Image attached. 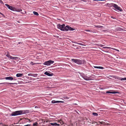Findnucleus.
I'll return each instance as SVG.
<instances>
[{
    "mask_svg": "<svg viewBox=\"0 0 126 126\" xmlns=\"http://www.w3.org/2000/svg\"><path fill=\"white\" fill-rule=\"evenodd\" d=\"M25 113L24 110H20L13 112L11 114L12 116H15L18 115H20Z\"/></svg>",
    "mask_w": 126,
    "mask_h": 126,
    "instance_id": "f257e3e1",
    "label": "nucleus"
},
{
    "mask_svg": "<svg viewBox=\"0 0 126 126\" xmlns=\"http://www.w3.org/2000/svg\"><path fill=\"white\" fill-rule=\"evenodd\" d=\"M71 61L73 62L79 64H82L83 61L79 59H72Z\"/></svg>",
    "mask_w": 126,
    "mask_h": 126,
    "instance_id": "f03ea898",
    "label": "nucleus"
},
{
    "mask_svg": "<svg viewBox=\"0 0 126 126\" xmlns=\"http://www.w3.org/2000/svg\"><path fill=\"white\" fill-rule=\"evenodd\" d=\"M110 4L112 6L114 7V8L117 10L120 11H122V10L121 8L117 5L113 3H111Z\"/></svg>",
    "mask_w": 126,
    "mask_h": 126,
    "instance_id": "7ed1b4c3",
    "label": "nucleus"
},
{
    "mask_svg": "<svg viewBox=\"0 0 126 126\" xmlns=\"http://www.w3.org/2000/svg\"><path fill=\"white\" fill-rule=\"evenodd\" d=\"M54 63V62L51 60H49L47 61L44 62V64L47 65H50L51 64H52Z\"/></svg>",
    "mask_w": 126,
    "mask_h": 126,
    "instance_id": "20e7f679",
    "label": "nucleus"
},
{
    "mask_svg": "<svg viewBox=\"0 0 126 126\" xmlns=\"http://www.w3.org/2000/svg\"><path fill=\"white\" fill-rule=\"evenodd\" d=\"M64 26H65V25L64 24L62 25L59 24L57 25L58 28L60 29L62 31H64Z\"/></svg>",
    "mask_w": 126,
    "mask_h": 126,
    "instance_id": "39448f33",
    "label": "nucleus"
},
{
    "mask_svg": "<svg viewBox=\"0 0 126 126\" xmlns=\"http://www.w3.org/2000/svg\"><path fill=\"white\" fill-rule=\"evenodd\" d=\"M82 77L84 79L86 80H90L92 79V77L91 76L89 77H88L84 75Z\"/></svg>",
    "mask_w": 126,
    "mask_h": 126,
    "instance_id": "423d86ee",
    "label": "nucleus"
},
{
    "mask_svg": "<svg viewBox=\"0 0 126 126\" xmlns=\"http://www.w3.org/2000/svg\"><path fill=\"white\" fill-rule=\"evenodd\" d=\"M5 5L6 7H8V8H9V9L12 11H14V8L13 7L7 4H5Z\"/></svg>",
    "mask_w": 126,
    "mask_h": 126,
    "instance_id": "0eeeda50",
    "label": "nucleus"
},
{
    "mask_svg": "<svg viewBox=\"0 0 126 126\" xmlns=\"http://www.w3.org/2000/svg\"><path fill=\"white\" fill-rule=\"evenodd\" d=\"M44 74L46 75H47L49 76H52L53 75V74L51 73H49V72H48L47 71H46L44 73Z\"/></svg>",
    "mask_w": 126,
    "mask_h": 126,
    "instance_id": "6e6552de",
    "label": "nucleus"
},
{
    "mask_svg": "<svg viewBox=\"0 0 126 126\" xmlns=\"http://www.w3.org/2000/svg\"><path fill=\"white\" fill-rule=\"evenodd\" d=\"M5 79L6 80H12L14 79L13 78L11 77H6Z\"/></svg>",
    "mask_w": 126,
    "mask_h": 126,
    "instance_id": "1a4fd4ad",
    "label": "nucleus"
},
{
    "mask_svg": "<svg viewBox=\"0 0 126 126\" xmlns=\"http://www.w3.org/2000/svg\"><path fill=\"white\" fill-rule=\"evenodd\" d=\"M28 75L29 76H32L34 77H37V76L38 74H32L30 73V74H28Z\"/></svg>",
    "mask_w": 126,
    "mask_h": 126,
    "instance_id": "9d476101",
    "label": "nucleus"
},
{
    "mask_svg": "<svg viewBox=\"0 0 126 126\" xmlns=\"http://www.w3.org/2000/svg\"><path fill=\"white\" fill-rule=\"evenodd\" d=\"M106 93L114 94L116 93H119V92H110V91H108L106 92Z\"/></svg>",
    "mask_w": 126,
    "mask_h": 126,
    "instance_id": "9b49d317",
    "label": "nucleus"
},
{
    "mask_svg": "<svg viewBox=\"0 0 126 126\" xmlns=\"http://www.w3.org/2000/svg\"><path fill=\"white\" fill-rule=\"evenodd\" d=\"M50 124L52 126H59L60 125L59 124H57V123H50Z\"/></svg>",
    "mask_w": 126,
    "mask_h": 126,
    "instance_id": "f8f14e48",
    "label": "nucleus"
},
{
    "mask_svg": "<svg viewBox=\"0 0 126 126\" xmlns=\"http://www.w3.org/2000/svg\"><path fill=\"white\" fill-rule=\"evenodd\" d=\"M23 75L22 74L18 73L16 74V76L17 77H21Z\"/></svg>",
    "mask_w": 126,
    "mask_h": 126,
    "instance_id": "ddd939ff",
    "label": "nucleus"
},
{
    "mask_svg": "<svg viewBox=\"0 0 126 126\" xmlns=\"http://www.w3.org/2000/svg\"><path fill=\"white\" fill-rule=\"evenodd\" d=\"M69 26H67L65 27L64 26V31H68L69 30Z\"/></svg>",
    "mask_w": 126,
    "mask_h": 126,
    "instance_id": "4468645a",
    "label": "nucleus"
},
{
    "mask_svg": "<svg viewBox=\"0 0 126 126\" xmlns=\"http://www.w3.org/2000/svg\"><path fill=\"white\" fill-rule=\"evenodd\" d=\"M94 67L96 68H99L101 69H103L104 68V67L101 66H94Z\"/></svg>",
    "mask_w": 126,
    "mask_h": 126,
    "instance_id": "2eb2a0df",
    "label": "nucleus"
},
{
    "mask_svg": "<svg viewBox=\"0 0 126 126\" xmlns=\"http://www.w3.org/2000/svg\"><path fill=\"white\" fill-rule=\"evenodd\" d=\"M116 30L117 31H121L123 29L120 27H117L116 28Z\"/></svg>",
    "mask_w": 126,
    "mask_h": 126,
    "instance_id": "dca6fc26",
    "label": "nucleus"
},
{
    "mask_svg": "<svg viewBox=\"0 0 126 126\" xmlns=\"http://www.w3.org/2000/svg\"><path fill=\"white\" fill-rule=\"evenodd\" d=\"M92 114L93 115H94V116H97L98 115V114L97 113H95V112L93 113Z\"/></svg>",
    "mask_w": 126,
    "mask_h": 126,
    "instance_id": "f3484780",
    "label": "nucleus"
},
{
    "mask_svg": "<svg viewBox=\"0 0 126 126\" xmlns=\"http://www.w3.org/2000/svg\"><path fill=\"white\" fill-rule=\"evenodd\" d=\"M33 13L34 15H36L38 16L39 15V14L37 12L35 11H33Z\"/></svg>",
    "mask_w": 126,
    "mask_h": 126,
    "instance_id": "a211bd4d",
    "label": "nucleus"
},
{
    "mask_svg": "<svg viewBox=\"0 0 126 126\" xmlns=\"http://www.w3.org/2000/svg\"><path fill=\"white\" fill-rule=\"evenodd\" d=\"M19 59V58L17 57H13L12 59H14L15 60H16L17 59Z\"/></svg>",
    "mask_w": 126,
    "mask_h": 126,
    "instance_id": "6ab92c4d",
    "label": "nucleus"
},
{
    "mask_svg": "<svg viewBox=\"0 0 126 126\" xmlns=\"http://www.w3.org/2000/svg\"><path fill=\"white\" fill-rule=\"evenodd\" d=\"M58 122L60 123L61 125H63V121L61 120H60L59 121H58Z\"/></svg>",
    "mask_w": 126,
    "mask_h": 126,
    "instance_id": "aec40b11",
    "label": "nucleus"
},
{
    "mask_svg": "<svg viewBox=\"0 0 126 126\" xmlns=\"http://www.w3.org/2000/svg\"><path fill=\"white\" fill-rule=\"evenodd\" d=\"M74 30V29H73V28H72L69 26V30L73 31Z\"/></svg>",
    "mask_w": 126,
    "mask_h": 126,
    "instance_id": "412c9836",
    "label": "nucleus"
},
{
    "mask_svg": "<svg viewBox=\"0 0 126 126\" xmlns=\"http://www.w3.org/2000/svg\"><path fill=\"white\" fill-rule=\"evenodd\" d=\"M5 83H9L10 84H15V83H0V84H5Z\"/></svg>",
    "mask_w": 126,
    "mask_h": 126,
    "instance_id": "4be33fe9",
    "label": "nucleus"
},
{
    "mask_svg": "<svg viewBox=\"0 0 126 126\" xmlns=\"http://www.w3.org/2000/svg\"><path fill=\"white\" fill-rule=\"evenodd\" d=\"M55 102H56V103H63L64 102L63 101H55Z\"/></svg>",
    "mask_w": 126,
    "mask_h": 126,
    "instance_id": "5701e85b",
    "label": "nucleus"
},
{
    "mask_svg": "<svg viewBox=\"0 0 126 126\" xmlns=\"http://www.w3.org/2000/svg\"><path fill=\"white\" fill-rule=\"evenodd\" d=\"M38 125V124L37 123V122H36L35 123H33V126H37Z\"/></svg>",
    "mask_w": 126,
    "mask_h": 126,
    "instance_id": "b1692460",
    "label": "nucleus"
},
{
    "mask_svg": "<svg viewBox=\"0 0 126 126\" xmlns=\"http://www.w3.org/2000/svg\"><path fill=\"white\" fill-rule=\"evenodd\" d=\"M95 26L97 28H101L103 27V26Z\"/></svg>",
    "mask_w": 126,
    "mask_h": 126,
    "instance_id": "393cba45",
    "label": "nucleus"
},
{
    "mask_svg": "<svg viewBox=\"0 0 126 126\" xmlns=\"http://www.w3.org/2000/svg\"><path fill=\"white\" fill-rule=\"evenodd\" d=\"M6 56L8 58L10 56V54L9 52H8L7 53V54L6 55Z\"/></svg>",
    "mask_w": 126,
    "mask_h": 126,
    "instance_id": "a878e982",
    "label": "nucleus"
},
{
    "mask_svg": "<svg viewBox=\"0 0 126 126\" xmlns=\"http://www.w3.org/2000/svg\"><path fill=\"white\" fill-rule=\"evenodd\" d=\"M98 123H100L101 124H105V123L103 122H101L100 121H99L98 122Z\"/></svg>",
    "mask_w": 126,
    "mask_h": 126,
    "instance_id": "bb28decb",
    "label": "nucleus"
},
{
    "mask_svg": "<svg viewBox=\"0 0 126 126\" xmlns=\"http://www.w3.org/2000/svg\"><path fill=\"white\" fill-rule=\"evenodd\" d=\"M103 48H111V47H103Z\"/></svg>",
    "mask_w": 126,
    "mask_h": 126,
    "instance_id": "cd10ccee",
    "label": "nucleus"
},
{
    "mask_svg": "<svg viewBox=\"0 0 126 126\" xmlns=\"http://www.w3.org/2000/svg\"><path fill=\"white\" fill-rule=\"evenodd\" d=\"M120 80L121 81L123 80H126L125 78H122Z\"/></svg>",
    "mask_w": 126,
    "mask_h": 126,
    "instance_id": "c85d7f7f",
    "label": "nucleus"
},
{
    "mask_svg": "<svg viewBox=\"0 0 126 126\" xmlns=\"http://www.w3.org/2000/svg\"><path fill=\"white\" fill-rule=\"evenodd\" d=\"M51 103H52L54 104L56 103V102H55V100H53L52 101Z\"/></svg>",
    "mask_w": 126,
    "mask_h": 126,
    "instance_id": "c756f323",
    "label": "nucleus"
},
{
    "mask_svg": "<svg viewBox=\"0 0 126 126\" xmlns=\"http://www.w3.org/2000/svg\"><path fill=\"white\" fill-rule=\"evenodd\" d=\"M111 49H113L114 50H116L117 51H119V50L117 49H115V48H111Z\"/></svg>",
    "mask_w": 126,
    "mask_h": 126,
    "instance_id": "7c9ffc66",
    "label": "nucleus"
},
{
    "mask_svg": "<svg viewBox=\"0 0 126 126\" xmlns=\"http://www.w3.org/2000/svg\"><path fill=\"white\" fill-rule=\"evenodd\" d=\"M77 44L79 45L82 46L83 45V44L81 43H77Z\"/></svg>",
    "mask_w": 126,
    "mask_h": 126,
    "instance_id": "2f4dec72",
    "label": "nucleus"
},
{
    "mask_svg": "<svg viewBox=\"0 0 126 126\" xmlns=\"http://www.w3.org/2000/svg\"><path fill=\"white\" fill-rule=\"evenodd\" d=\"M12 56H10L9 57H8L10 59H12Z\"/></svg>",
    "mask_w": 126,
    "mask_h": 126,
    "instance_id": "473e14b6",
    "label": "nucleus"
},
{
    "mask_svg": "<svg viewBox=\"0 0 126 126\" xmlns=\"http://www.w3.org/2000/svg\"><path fill=\"white\" fill-rule=\"evenodd\" d=\"M12 56H10L9 57H8L10 59H12Z\"/></svg>",
    "mask_w": 126,
    "mask_h": 126,
    "instance_id": "72a5a7b5",
    "label": "nucleus"
},
{
    "mask_svg": "<svg viewBox=\"0 0 126 126\" xmlns=\"http://www.w3.org/2000/svg\"><path fill=\"white\" fill-rule=\"evenodd\" d=\"M0 14L2 16H4V15H3V14L2 13H1V12H0Z\"/></svg>",
    "mask_w": 126,
    "mask_h": 126,
    "instance_id": "f704fd0d",
    "label": "nucleus"
},
{
    "mask_svg": "<svg viewBox=\"0 0 126 126\" xmlns=\"http://www.w3.org/2000/svg\"><path fill=\"white\" fill-rule=\"evenodd\" d=\"M30 126V124H28L26 125H24V126Z\"/></svg>",
    "mask_w": 126,
    "mask_h": 126,
    "instance_id": "c9c22d12",
    "label": "nucleus"
},
{
    "mask_svg": "<svg viewBox=\"0 0 126 126\" xmlns=\"http://www.w3.org/2000/svg\"><path fill=\"white\" fill-rule=\"evenodd\" d=\"M0 3H3L1 0H0Z\"/></svg>",
    "mask_w": 126,
    "mask_h": 126,
    "instance_id": "e433bc0d",
    "label": "nucleus"
},
{
    "mask_svg": "<svg viewBox=\"0 0 126 126\" xmlns=\"http://www.w3.org/2000/svg\"><path fill=\"white\" fill-rule=\"evenodd\" d=\"M26 119V120H28V121H30V122H31V121H30V119Z\"/></svg>",
    "mask_w": 126,
    "mask_h": 126,
    "instance_id": "4c0bfd02",
    "label": "nucleus"
},
{
    "mask_svg": "<svg viewBox=\"0 0 126 126\" xmlns=\"http://www.w3.org/2000/svg\"><path fill=\"white\" fill-rule=\"evenodd\" d=\"M85 31L87 32H90V30H85Z\"/></svg>",
    "mask_w": 126,
    "mask_h": 126,
    "instance_id": "58836bf2",
    "label": "nucleus"
},
{
    "mask_svg": "<svg viewBox=\"0 0 126 126\" xmlns=\"http://www.w3.org/2000/svg\"><path fill=\"white\" fill-rule=\"evenodd\" d=\"M111 17L113 19H115V18H114V17H113V16H111Z\"/></svg>",
    "mask_w": 126,
    "mask_h": 126,
    "instance_id": "ea45409f",
    "label": "nucleus"
},
{
    "mask_svg": "<svg viewBox=\"0 0 126 126\" xmlns=\"http://www.w3.org/2000/svg\"><path fill=\"white\" fill-rule=\"evenodd\" d=\"M104 46L103 45H100V47H102L103 46Z\"/></svg>",
    "mask_w": 126,
    "mask_h": 126,
    "instance_id": "a19ab883",
    "label": "nucleus"
},
{
    "mask_svg": "<svg viewBox=\"0 0 126 126\" xmlns=\"http://www.w3.org/2000/svg\"><path fill=\"white\" fill-rule=\"evenodd\" d=\"M81 1H84V2H86V1L85 0H81Z\"/></svg>",
    "mask_w": 126,
    "mask_h": 126,
    "instance_id": "79ce46f5",
    "label": "nucleus"
},
{
    "mask_svg": "<svg viewBox=\"0 0 126 126\" xmlns=\"http://www.w3.org/2000/svg\"><path fill=\"white\" fill-rule=\"evenodd\" d=\"M66 98L67 99H68L69 98V97H66Z\"/></svg>",
    "mask_w": 126,
    "mask_h": 126,
    "instance_id": "37998d69",
    "label": "nucleus"
},
{
    "mask_svg": "<svg viewBox=\"0 0 126 126\" xmlns=\"http://www.w3.org/2000/svg\"><path fill=\"white\" fill-rule=\"evenodd\" d=\"M35 108H37V106H35Z\"/></svg>",
    "mask_w": 126,
    "mask_h": 126,
    "instance_id": "c03bdc74",
    "label": "nucleus"
},
{
    "mask_svg": "<svg viewBox=\"0 0 126 126\" xmlns=\"http://www.w3.org/2000/svg\"><path fill=\"white\" fill-rule=\"evenodd\" d=\"M94 1L99 0H93Z\"/></svg>",
    "mask_w": 126,
    "mask_h": 126,
    "instance_id": "a18cd8bd",
    "label": "nucleus"
},
{
    "mask_svg": "<svg viewBox=\"0 0 126 126\" xmlns=\"http://www.w3.org/2000/svg\"><path fill=\"white\" fill-rule=\"evenodd\" d=\"M22 10H20L19 11H22Z\"/></svg>",
    "mask_w": 126,
    "mask_h": 126,
    "instance_id": "49530a36",
    "label": "nucleus"
},
{
    "mask_svg": "<svg viewBox=\"0 0 126 126\" xmlns=\"http://www.w3.org/2000/svg\"><path fill=\"white\" fill-rule=\"evenodd\" d=\"M32 63H33V62H31V64H32Z\"/></svg>",
    "mask_w": 126,
    "mask_h": 126,
    "instance_id": "de8ad7c7",
    "label": "nucleus"
},
{
    "mask_svg": "<svg viewBox=\"0 0 126 126\" xmlns=\"http://www.w3.org/2000/svg\"><path fill=\"white\" fill-rule=\"evenodd\" d=\"M74 104L75 105H77V104Z\"/></svg>",
    "mask_w": 126,
    "mask_h": 126,
    "instance_id": "09e8293b",
    "label": "nucleus"
},
{
    "mask_svg": "<svg viewBox=\"0 0 126 126\" xmlns=\"http://www.w3.org/2000/svg\"><path fill=\"white\" fill-rule=\"evenodd\" d=\"M101 0V1H103V0Z\"/></svg>",
    "mask_w": 126,
    "mask_h": 126,
    "instance_id": "8fccbe9b",
    "label": "nucleus"
},
{
    "mask_svg": "<svg viewBox=\"0 0 126 126\" xmlns=\"http://www.w3.org/2000/svg\"><path fill=\"white\" fill-rule=\"evenodd\" d=\"M21 43V42H19V43H18L19 44H20V43Z\"/></svg>",
    "mask_w": 126,
    "mask_h": 126,
    "instance_id": "3c124183",
    "label": "nucleus"
},
{
    "mask_svg": "<svg viewBox=\"0 0 126 126\" xmlns=\"http://www.w3.org/2000/svg\"><path fill=\"white\" fill-rule=\"evenodd\" d=\"M94 122H93V123H92V124H94Z\"/></svg>",
    "mask_w": 126,
    "mask_h": 126,
    "instance_id": "603ef678",
    "label": "nucleus"
},
{
    "mask_svg": "<svg viewBox=\"0 0 126 126\" xmlns=\"http://www.w3.org/2000/svg\"><path fill=\"white\" fill-rule=\"evenodd\" d=\"M126 80V78H125Z\"/></svg>",
    "mask_w": 126,
    "mask_h": 126,
    "instance_id": "864d4df0",
    "label": "nucleus"
},
{
    "mask_svg": "<svg viewBox=\"0 0 126 126\" xmlns=\"http://www.w3.org/2000/svg\"><path fill=\"white\" fill-rule=\"evenodd\" d=\"M1 124H0V125Z\"/></svg>",
    "mask_w": 126,
    "mask_h": 126,
    "instance_id": "5fc2aeb1",
    "label": "nucleus"
}]
</instances>
